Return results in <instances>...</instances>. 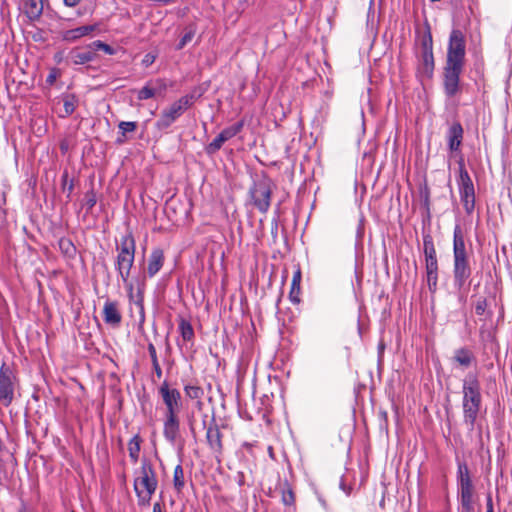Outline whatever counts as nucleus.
Instances as JSON below:
<instances>
[{
	"mask_svg": "<svg viewBox=\"0 0 512 512\" xmlns=\"http://www.w3.org/2000/svg\"><path fill=\"white\" fill-rule=\"evenodd\" d=\"M463 417L470 429L474 428L481 408L482 396L480 382L475 374H468L463 380Z\"/></svg>",
	"mask_w": 512,
	"mask_h": 512,
	"instance_id": "nucleus-1",
	"label": "nucleus"
},
{
	"mask_svg": "<svg viewBox=\"0 0 512 512\" xmlns=\"http://www.w3.org/2000/svg\"><path fill=\"white\" fill-rule=\"evenodd\" d=\"M133 486L138 505L143 507L149 506L152 495L155 493L158 486L156 472L149 459H142L140 469L135 472Z\"/></svg>",
	"mask_w": 512,
	"mask_h": 512,
	"instance_id": "nucleus-2",
	"label": "nucleus"
},
{
	"mask_svg": "<svg viewBox=\"0 0 512 512\" xmlns=\"http://www.w3.org/2000/svg\"><path fill=\"white\" fill-rule=\"evenodd\" d=\"M453 257L454 286L460 291L467 279L471 276L472 271L469 265L464 238L458 227L454 230Z\"/></svg>",
	"mask_w": 512,
	"mask_h": 512,
	"instance_id": "nucleus-3",
	"label": "nucleus"
},
{
	"mask_svg": "<svg viewBox=\"0 0 512 512\" xmlns=\"http://www.w3.org/2000/svg\"><path fill=\"white\" fill-rule=\"evenodd\" d=\"M136 244L131 233L122 236L120 244L117 246V257L115 268L122 281L130 277L131 269L134 264Z\"/></svg>",
	"mask_w": 512,
	"mask_h": 512,
	"instance_id": "nucleus-4",
	"label": "nucleus"
},
{
	"mask_svg": "<svg viewBox=\"0 0 512 512\" xmlns=\"http://www.w3.org/2000/svg\"><path fill=\"white\" fill-rule=\"evenodd\" d=\"M457 184L464 210L467 214H472L475 208V189L462 159L459 161V178Z\"/></svg>",
	"mask_w": 512,
	"mask_h": 512,
	"instance_id": "nucleus-5",
	"label": "nucleus"
},
{
	"mask_svg": "<svg viewBox=\"0 0 512 512\" xmlns=\"http://www.w3.org/2000/svg\"><path fill=\"white\" fill-rule=\"evenodd\" d=\"M458 488L460 494L461 511L474 512L473 494L474 486L466 464H458Z\"/></svg>",
	"mask_w": 512,
	"mask_h": 512,
	"instance_id": "nucleus-6",
	"label": "nucleus"
},
{
	"mask_svg": "<svg viewBox=\"0 0 512 512\" xmlns=\"http://www.w3.org/2000/svg\"><path fill=\"white\" fill-rule=\"evenodd\" d=\"M193 94L185 95L164 109L157 121L159 129L170 127L194 102Z\"/></svg>",
	"mask_w": 512,
	"mask_h": 512,
	"instance_id": "nucleus-7",
	"label": "nucleus"
},
{
	"mask_svg": "<svg viewBox=\"0 0 512 512\" xmlns=\"http://www.w3.org/2000/svg\"><path fill=\"white\" fill-rule=\"evenodd\" d=\"M466 55L465 36L459 29H453L449 36L445 64L464 66Z\"/></svg>",
	"mask_w": 512,
	"mask_h": 512,
	"instance_id": "nucleus-8",
	"label": "nucleus"
},
{
	"mask_svg": "<svg viewBox=\"0 0 512 512\" xmlns=\"http://www.w3.org/2000/svg\"><path fill=\"white\" fill-rule=\"evenodd\" d=\"M273 191V183L268 178H262L254 182L250 189V197L253 205L261 213H266L271 204V195Z\"/></svg>",
	"mask_w": 512,
	"mask_h": 512,
	"instance_id": "nucleus-9",
	"label": "nucleus"
},
{
	"mask_svg": "<svg viewBox=\"0 0 512 512\" xmlns=\"http://www.w3.org/2000/svg\"><path fill=\"white\" fill-rule=\"evenodd\" d=\"M159 393L166 407L165 417H178L182 407V398L179 390L171 388L169 384L164 381L159 387Z\"/></svg>",
	"mask_w": 512,
	"mask_h": 512,
	"instance_id": "nucleus-10",
	"label": "nucleus"
},
{
	"mask_svg": "<svg viewBox=\"0 0 512 512\" xmlns=\"http://www.w3.org/2000/svg\"><path fill=\"white\" fill-rule=\"evenodd\" d=\"M16 377L5 363L0 367V402L8 407L14 399Z\"/></svg>",
	"mask_w": 512,
	"mask_h": 512,
	"instance_id": "nucleus-11",
	"label": "nucleus"
},
{
	"mask_svg": "<svg viewBox=\"0 0 512 512\" xmlns=\"http://www.w3.org/2000/svg\"><path fill=\"white\" fill-rule=\"evenodd\" d=\"M464 66L445 64L443 68V89L448 98L456 96L461 91L460 76Z\"/></svg>",
	"mask_w": 512,
	"mask_h": 512,
	"instance_id": "nucleus-12",
	"label": "nucleus"
},
{
	"mask_svg": "<svg viewBox=\"0 0 512 512\" xmlns=\"http://www.w3.org/2000/svg\"><path fill=\"white\" fill-rule=\"evenodd\" d=\"M434 71V56L432 46V36L430 33L424 37L422 41V54L418 65V72L426 77L431 78Z\"/></svg>",
	"mask_w": 512,
	"mask_h": 512,
	"instance_id": "nucleus-13",
	"label": "nucleus"
},
{
	"mask_svg": "<svg viewBox=\"0 0 512 512\" xmlns=\"http://www.w3.org/2000/svg\"><path fill=\"white\" fill-rule=\"evenodd\" d=\"M243 128V122H238L232 126L223 129L218 136L207 145L206 152L210 155L221 149L223 144L236 136Z\"/></svg>",
	"mask_w": 512,
	"mask_h": 512,
	"instance_id": "nucleus-14",
	"label": "nucleus"
},
{
	"mask_svg": "<svg viewBox=\"0 0 512 512\" xmlns=\"http://www.w3.org/2000/svg\"><path fill=\"white\" fill-rule=\"evenodd\" d=\"M206 439L213 453H215L217 456L221 455L223 451L222 433L216 423L208 426L206 431Z\"/></svg>",
	"mask_w": 512,
	"mask_h": 512,
	"instance_id": "nucleus-15",
	"label": "nucleus"
},
{
	"mask_svg": "<svg viewBox=\"0 0 512 512\" xmlns=\"http://www.w3.org/2000/svg\"><path fill=\"white\" fill-rule=\"evenodd\" d=\"M70 58L72 62L76 65L86 64L88 62L95 60L96 53L94 51V48H92V43L81 48L73 49L70 52Z\"/></svg>",
	"mask_w": 512,
	"mask_h": 512,
	"instance_id": "nucleus-16",
	"label": "nucleus"
},
{
	"mask_svg": "<svg viewBox=\"0 0 512 512\" xmlns=\"http://www.w3.org/2000/svg\"><path fill=\"white\" fill-rule=\"evenodd\" d=\"M463 128L460 123H453L447 132L448 148L451 152H457L460 150V146L463 141Z\"/></svg>",
	"mask_w": 512,
	"mask_h": 512,
	"instance_id": "nucleus-17",
	"label": "nucleus"
},
{
	"mask_svg": "<svg viewBox=\"0 0 512 512\" xmlns=\"http://www.w3.org/2000/svg\"><path fill=\"white\" fill-rule=\"evenodd\" d=\"M103 319L105 323L118 326L122 321L119 305L116 301L107 300L103 307Z\"/></svg>",
	"mask_w": 512,
	"mask_h": 512,
	"instance_id": "nucleus-18",
	"label": "nucleus"
},
{
	"mask_svg": "<svg viewBox=\"0 0 512 512\" xmlns=\"http://www.w3.org/2000/svg\"><path fill=\"white\" fill-rule=\"evenodd\" d=\"M180 432V421L178 417H165L163 435L171 444H175Z\"/></svg>",
	"mask_w": 512,
	"mask_h": 512,
	"instance_id": "nucleus-19",
	"label": "nucleus"
},
{
	"mask_svg": "<svg viewBox=\"0 0 512 512\" xmlns=\"http://www.w3.org/2000/svg\"><path fill=\"white\" fill-rule=\"evenodd\" d=\"M425 270L428 289L431 293H435L438 288V260H425Z\"/></svg>",
	"mask_w": 512,
	"mask_h": 512,
	"instance_id": "nucleus-20",
	"label": "nucleus"
},
{
	"mask_svg": "<svg viewBox=\"0 0 512 512\" xmlns=\"http://www.w3.org/2000/svg\"><path fill=\"white\" fill-rule=\"evenodd\" d=\"M97 28V25H83L74 29L62 32V39L66 42H75L78 39L90 35Z\"/></svg>",
	"mask_w": 512,
	"mask_h": 512,
	"instance_id": "nucleus-21",
	"label": "nucleus"
},
{
	"mask_svg": "<svg viewBox=\"0 0 512 512\" xmlns=\"http://www.w3.org/2000/svg\"><path fill=\"white\" fill-rule=\"evenodd\" d=\"M164 263V254L161 249H154L148 260V268L147 272L150 277L155 276L160 269L162 268Z\"/></svg>",
	"mask_w": 512,
	"mask_h": 512,
	"instance_id": "nucleus-22",
	"label": "nucleus"
},
{
	"mask_svg": "<svg viewBox=\"0 0 512 512\" xmlns=\"http://www.w3.org/2000/svg\"><path fill=\"white\" fill-rule=\"evenodd\" d=\"M453 361L466 369L475 361L473 353L467 348H459L454 352Z\"/></svg>",
	"mask_w": 512,
	"mask_h": 512,
	"instance_id": "nucleus-23",
	"label": "nucleus"
},
{
	"mask_svg": "<svg viewBox=\"0 0 512 512\" xmlns=\"http://www.w3.org/2000/svg\"><path fill=\"white\" fill-rule=\"evenodd\" d=\"M142 438L139 434L133 436L128 442L129 457L133 463H137L139 460L141 450Z\"/></svg>",
	"mask_w": 512,
	"mask_h": 512,
	"instance_id": "nucleus-24",
	"label": "nucleus"
},
{
	"mask_svg": "<svg viewBox=\"0 0 512 512\" xmlns=\"http://www.w3.org/2000/svg\"><path fill=\"white\" fill-rule=\"evenodd\" d=\"M26 14L30 19H37L43 11V4L40 0H28L25 4Z\"/></svg>",
	"mask_w": 512,
	"mask_h": 512,
	"instance_id": "nucleus-25",
	"label": "nucleus"
},
{
	"mask_svg": "<svg viewBox=\"0 0 512 512\" xmlns=\"http://www.w3.org/2000/svg\"><path fill=\"white\" fill-rule=\"evenodd\" d=\"M123 283L127 290L128 297H129L130 301H133L136 305H138L142 308V303H143L142 290L139 288L137 293L134 294V286H133L132 282L129 280V278L126 281H123Z\"/></svg>",
	"mask_w": 512,
	"mask_h": 512,
	"instance_id": "nucleus-26",
	"label": "nucleus"
},
{
	"mask_svg": "<svg viewBox=\"0 0 512 512\" xmlns=\"http://www.w3.org/2000/svg\"><path fill=\"white\" fill-rule=\"evenodd\" d=\"M423 248L425 260L437 259L436 249L434 247L433 240L429 235L423 238Z\"/></svg>",
	"mask_w": 512,
	"mask_h": 512,
	"instance_id": "nucleus-27",
	"label": "nucleus"
},
{
	"mask_svg": "<svg viewBox=\"0 0 512 512\" xmlns=\"http://www.w3.org/2000/svg\"><path fill=\"white\" fill-rule=\"evenodd\" d=\"M179 330L184 341H191L194 337V330L190 322L181 319L179 323Z\"/></svg>",
	"mask_w": 512,
	"mask_h": 512,
	"instance_id": "nucleus-28",
	"label": "nucleus"
},
{
	"mask_svg": "<svg viewBox=\"0 0 512 512\" xmlns=\"http://www.w3.org/2000/svg\"><path fill=\"white\" fill-rule=\"evenodd\" d=\"M195 34H196V26L195 25L192 24V25H189L188 27H186L185 34L183 35V37L177 44L176 49L177 50L183 49L194 38Z\"/></svg>",
	"mask_w": 512,
	"mask_h": 512,
	"instance_id": "nucleus-29",
	"label": "nucleus"
},
{
	"mask_svg": "<svg viewBox=\"0 0 512 512\" xmlns=\"http://www.w3.org/2000/svg\"><path fill=\"white\" fill-rule=\"evenodd\" d=\"M184 391L186 396L193 400H200L204 395L203 389L197 385L187 384L184 387Z\"/></svg>",
	"mask_w": 512,
	"mask_h": 512,
	"instance_id": "nucleus-30",
	"label": "nucleus"
},
{
	"mask_svg": "<svg viewBox=\"0 0 512 512\" xmlns=\"http://www.w3.org/2000/svg\"><path fill=\"white\" fill-rule=\"evenodd\" d=\"M173 483L177 491H181L184 487V471L181 465H177L173 473Z\"/></svg>",
	"mask_w": 512,
	"mask_h": 512,
	"instance_id": "nucleus-31",
	"label": "nucleus"
},
{
	"mask_svg": "<svg viewBox=\"0 0 512 512\" xmlns=\"http://www.w3.org/2000/svg\"><path fill=\"white\" fill-rule=\"evenodd\" d=\"M148 352H149V355H150V358L152 361L153 369H154L156 375L158 376V378H160L162 376V369L158 362L156 348L152 343H150L148 345Z\"/></svg>",
	"mask_w": 512,
	"mask_h": 512,
	"instance_id": "nucleus-32",
	"label": "nucleus"
},
{
	"mask_svg": "<svg viewBox=\"0 0 512 512\" xmlns=\"http://www.w3.org/2000/svg\"><path fill=\"white\" fill-rule=\"evenodd\" d=\"M97 203V196L94 190H89L85 193L83 198V207L87 212L91 211Z\"/></svg>",
	"mask_w": 512,
	"mask_h": 512,
	"instance_id": "nucleus-33",
	"label": "nucleus"
},
{
	"mask_svg": "<svg viewBox=\"0 0 512 512\" xmlns=\"http://www.w3.org/2000/svg\"><path fill=\"white\" fill-rule=\"evenodd\" d=\"M63 105L65 110V115H71L77 106V99L74 95H66L63 98Z\"/></svg>",
	"mask_w": 512,
	"mask_h": 512,
	"instance_id": "nucleus-34",
	"label": "nucleus"
},
{
	"mask_svg": "<svg viewBox=\"0 0 512 512\" xmlns=\"http://www.w3.org/2000/svg\"><path fill=\"white\" fill-rule=\"evenodd\" d=\"M92 48H94L95 53L97 51L101 50L108 55H113L116 52L113 47H111L110 45H108L100 40H96V41L92 42Z\"/></svg>",
	"mask_w": 512,
	"mask_h": 512,
	"instance_id": "nucleus-35",
	"label": "nucleus"
},
{
	"mask_svg": "<svg viewBox=\"0 0 512 512\" xmlns=\"http://www.w3.org/2000/svg\"><path fill=\"white\" fill-rule=\"evenodd\" d=\"M156 94V91L154 88L150 87L148 84L144 86L142 89L138 91L137 98L139 100H146L153 98Z\"/></svg>",
	"mask_w": 512,
	"mask_h": 512,
	"instance_id": "nucleus-36",
	"label": "nucleus"
},
{
	"mask_svg": "<svg viewBox=\"0 0 512 512\" xmlns=\"http://www.w3.org/2000/svg\"><path fill=\"white\" fill-rule=\"evenodd\" d=\"M300 293H301L300 285L293 286V283H291V288H290V292H289L290 301L293 302L294 304H298L300 302Z\"/></svg>",
	"mask_w": 512,
	"mask_h": 512,
	"instance_id": "nucleus-37",
	"label": "nucleus"
},
{
	"mask_svg": "<svg viewBox=\"0 0 512 512\" xmlns=\"http://www.w3.org/2000/svg\"><path fill=\"white\" fill-rule=\"evenodd\" d=\"M118 127L121 130L122 135L125 136L126 133L134 132L137 129V123L122 121L119 123Z\"/></svg>",
	"mask_w": 512,
	"mask_h": 512,
	"instance_id": "nucleus-38",
	"label": "nucleus"
},
{
	"mask_svg": "<svg viewBox=\"0 0 512 512\" xmlns=\"http://www.w3.org/2000/svg\"><path fill=\"white\" fill-rule=\"evenodd\" d=\"M282 501L285 505H292L294 503V493L290 488L283 490Z\"/></svg>",
	"mask_w": 512,
	"mask_h": 512,
	"instance_id": "nucleus-39",
	"label": "nucleus"
},
{
	"mask_svg": "<svg viewBox=\"0 0 512 512\" xmlns=\"http://www.w3.org/2000/svg\"><path fill=\"white\" fill-rule=\"evenodd\" d=\"M59 75H60L59 69H57V68L51 69L46 78V83L50 86L53 85L55 83L56 79L59 77Z\"/></svg>",
	"mask_w": 512,
	"mask_h": 512,
	"instance_id": "nucleus-40",
	"label": "nucleus"
},
{
	"mask_svg": "<svg viewBox=\"0 0 512 512\" xmlns=\"http://www.w3.org/2000/svg\"><path fill=\"white\" fill-rule=\"evenodd\" d=\"M486 306H487V303H486V300L483 299V300H479L475 306V312L477 315H482L484 314L485 312V309H486Z\"/></svg>",
	"mask_w": 512,
	"mask_h": 512,
	"instance_id": "nucleus-41",
	"label": "nucleus"
},
{
	"mask_svg": "<svg viewBox=\"0 0 512 512\" xmlns=\"http://www.w3.org/2000/svg\"><path fill=\"white\" fill-rule=\"evenodd\" d=\"M301 279H302L301 270H300V269H297V270L293 273V277H292V282H291V283H293V286H294V285H300V283H301Z\"/></svg>",
	"mask_w": 512,
	"mask_h": 512,
	"instance_id": "nucleus-42",
	"label": "nucleus"
},
{
	"mask_svg": "<svg viewBox=\"0 0 512 512\" xmlns=\"http://www.w3.org/2000/svg\"><path fill=\"white\" fill-rule=\"evenodd\" d=\"M155 61V56L151 53H148L144 56L142 63L144 66L148 67Z\"/></svg>",
	"mask_w": 512,
	"mask_h": 512,
	"instance_id": "nucleus-43",
	"label": "nucleus"
},
{
	"mask_svg": "<svg viewBox=\"0 0 512 512\" xmlns=\"http://www.w3.org/2000/svg\"><path fill=\"white\" fill-rule=\"evenodd\" d=\"M64 4L67 7H75L77 6L82 0H63Z\"/></svg>",
	"mask_w": 512,
	"mask_h": 512,
	"instance_id": "nucleus-44",
	"label": "nucleus"
},
{
	"mask_svg": "<svg viewBox=\"0 0 512 512\" xmlns=\"http://www.w3.org/2000/svg\"><path fill=\"white\" fill-rule=\"evenodd\" d=\"M486 506H487L486 512H494L491 496H488V498H487V505Z\"/></svg>",
	"mask_w": 512,
	"mask_h": 512,
	"instance_id": "nucleus-45",
	"label": "nucleus"
},
{
	"mask_svg": "<svg viewBox=\"0 0 512 512\" xmlns=\"http://www.w3.org/2000/svg\"><path fill=\"white\" fill-rule=\"evenodd\" d=\"M153 512H162L160 503L157 502L153 505Z\"/></svg>",
	"mask_w": 512,
	"mask_h": 512,
	"instance_id": "nucleus-46",
	"label": "nucleus"
},
{
	"mask_svg": "<svg viewBox=\"0 0 512 512\" xmlns=\"http://www.w3.org/2000/svg\"><path fill=\"white\" fill-rule=\"evenodd\" d=\"M2 448H3V443H2V441L0 440V451L2 450Z\"/></svg>",
	"mask_w": 512,
	"mask_h": 512,
	"instance_id": "nucleus-47",
	"label": "nucleus"
}]
</instances>
